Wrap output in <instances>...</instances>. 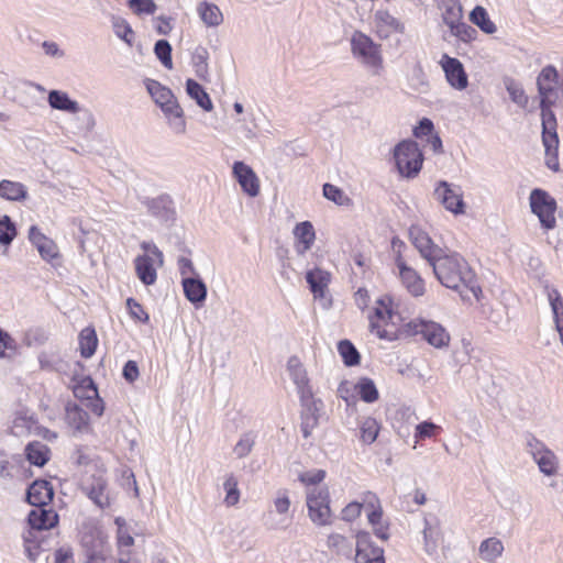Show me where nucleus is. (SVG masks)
Wrapping results in <instances>:
<instances>
[{"instance_id": "13", "label": "nucleus", "mask_w": 563, "mask_h": 563, "mask_svg": "<svg viewBox=\"0 0 563 563\" xmlns=\"http://www.w3.org/2000/svg\"><path fill=\"white\" fill-rule=\"evenodd\" d=\"M434 197L448 211L454 214L464 213L465 205L459 186L441 180L434 189Z\"/></svg>"}, {"instance_id": "37", "label": "nucleus", "mask_w": 563, "mask_h": 563, "mask_svg": "<svg viewBox=\"0 0 563 563\" xmlns=\"http://www.w3.org/2000/svg\"><path fill=\"white\" fill-rule=\"evenodd\" d=\"M440 8L442 10L443 22L446 25L462 20L463 10L460 0H441Z\"/></svg>"}, {"instance_id": "2", "label": "nucleus", "mask_w": 563, "mask_h": 563, "mask_svg": "<svg viewBox=\"0 0 563 563\" xmlns=\"http://www.w3.org/2000/svg\"><path fill=\"white\" fill-rule=\"evenodd\" d=\"M144 84L154 102L161 108L167 118L170 130L177 135L185 134L187 123L184 118V110L178 103L173 91L154 79L147 78Z\"/></svg>"}, {"instance_id": "9", "label": "nucleus", "mask_w": 563, "mask_h": 563, "mask_svg": "<svg viewBox=\"0 0 563 563\" xmlns=\"http://www.w3.org/2000/svg\"><path fill=\"white\" fill-rule=\"evenodd\" d=\"M529 200L531 211L539 218L541 225L547 230L555 228V199L542 189H533L530 194Z\"/></svg>"}, {"instance_id": "29", "label": "nucleus", "mask_w": 563, "mask_h": 563, "mask_svg": "<svg viewBox=\"0 0 563 563\" xmlns=\"http://www.w3.org/2000/svg\"><path fill=\"white\" fill-rule=\"evenodd\" d=\"M135 273L139 279L146 286L155 284L157 279L153 258L148 254L139 255L134 260Z\"/></svg>"}, {"instance_id": "43", "label": "nucleus", "mask_w": 563, "mask_h": 563, "mask_svg": "<svg viewBox=\"0 0 563 563\" xmlns=\"http://www.w3.org/2000/svg\"><path fill=\"white\" fill-rule=\"evenodd\" d=\"M255 434L253 432L243 433L233 448V453L238 459L247 456L255 445Z\"/></svg>"}, {"instance_id": "30", "label": "nucleus", "mask_w": 563, "mask_h": 563, "mask_svg": "<svg viewBox=\"0 0 563 563\" xmlns=\"http://www.w3.org/2000/svg\"><path fill=\"white\" fill-rule=\"evenodd\" d=\"M306 280L314 298H323L330 282V274L321 268H314L307 272Z\"/></svg>"}, {"instance_id": "42", "label": "nucleus", "mask_w": 563, "mask_h": 563, "mask_svg": "<svg viewBox=\"0 0 563 563\" xmlns=\"http://www.w3.org/2000/svg\"><path fill=\"white\" fill-rule=\"evenodd\" d=\"M208 58L209 53L202 46H198L192 53L191 63L199 78H205L208 75Z\"/></svg>"}, {"instance_id": "34", "label": "nucleus", "mask_w": 563, "mask_h": 563, "mask_svg": "<svg viewBox=\"0 0 563 563\" xmlns=\"http://www.w3.org/2000/svg\"><path fill=\"white\" fill-rule=\"evenodd\" d=\"M187 95L196 101V103L205 111L210 112L213 109L212 101L203 87L194 79L186 81Z\"/></svg>"}, {"instance_id": "63", "label": "nucleus", "mask_w": 563, "mask_h": 563, "mask_svg": "<svg viewBox=\"0 0 563 563\" xmlns=\"http://www.w3.org/2000/svg\"><path fill=\"white\" fill-rule=\"evenodd\" d=\"M141 249L145 252V254L151 253L152 255H154L158 262V265H161V266L163 265V263H164L163 253L154 243L144 241L141 243Z\"/></svg>"}, {"instance_id": "24", "label": "nucleus", "mask_w": 563, "mask_h": 563, "mask_svg": "<svg viewBox=\"0 0 563 563\" xmlns=\"http://www.w3.org/2000/svg\"><path fill=\"white\" fill-rule=\"evenodd\" d=\"M356 563H385L384 550L373 545L365 537L358 538L356 544Z\"/></svg>"}, {"instance_id": "47", "label": "nucleus", "mask_w": 563, "mask_h": 563, "mask_svg": "<svg viewBox=\"0 0 563 563\" xmlns=\"http://www.w3.org/2000/svg\"><path fill=\"white\" fill-rule=\"evenodd\" d=\"M505 85L511 101L519 107L525 108L528 103V97L522 87L514 79H507Z\"/></svg>"}, {"instance_id": "35", "label": "nucleus", "mask_w": 563, "mask_h": 563, "mask_svg": "<svg viewBox=\"0 0 563 563\" xmlns=\"http://www.w3.org/2000/svg\"><path fill=\"white\" fill-rule=\"evenodd\" d=\"M0 197L10 201H22L27 197V189L21 183L3 179L0 181Z\"/></svg>"}, {"instance_id": "5", "label": "nucleus", "mask_w": 563, "mask_h": 563, "mask_svg": "<svg viewBox=\"0 0 563 563\" xmlns=\"http://www.w3.org/2000/svg\"><path fill=\"white\" fill-rule=\"evenodd\" d=\"M405 336L420 334L435 349H444L450 344L451 336L440 323L426 319H415L404 324Z\"/></svg>"}, {"instance_id": "50", "label": "nucleus", "mask_w": 563, "mask_h": 563, "mask_svg": "<svg viewBox=\"0 0 563 563\" xmlns=\"http://www.w3.org/2000/svg\"><path fill=\"white\" fill-rule=\"evenodd\" d=\"M223 488L227 493L224 501L228 506H234L240 499V492L238 489V479L235 476L230 475L227 477Z\"/></svg>"}, {"instance_id": "11", "label": "nucleus", "mask_w": 563, "mask_h": 563, "mask_svg": "<svg viewBox=\"0 0 563 563\" xmlns=\"http://www.w3.org/2000/svg\"><path fill=\"white\" fill-rule=\"evenodd\" d=\"M290 499L287 489H279L274 498V510L265 516V526L271 530H285L290 521Z\"/></svg>"}, {"instance_id": "10", "label": "nucleus", "mask_w": 563, "mask_h": 563, "mask_svg": "<svg viewBox=\"0 0 563 563\" xmlns=\"http://www.w3.org/2000/svg\"><path fill=\"white\" fill-rule=\"evenodd\" d=\"M307 507L309 518L318 526L331 523V509L329 493L325 488L313 487L307 493Z\"/></svg>"}, {"instance_id": "31", "label": "nucleus", "mask_w": 563, "mask_h": 563, "mask_svg": "<svg viewBox=\"0 0 563 563\" xmlns=\"http://www.w3.org/2000/svg\"><path fill=\"white\" fill-rule=\"evenodd\" d=\"M58 521V516L53 510L36 507L29 514V523L33 529L44 530L53 528Z\"/></svg>"}, {"instance_id": "23", "label": "nucleus", "mask_w": 563, "mask_h": 563, "mask_svg": "<svg viewBox=\"0 0 563 563\" xmlns=\"http://www.w3.org/2000/svg\"><path fill=\"white\" fill-rule=\"evenodd\" d=\"M54 497L52 485L47 481H35L26 492V500L35 507L48 505Z\"/></svg>"}, {"instance_id": "27", "label": "nucleus", "mask_w": 563, "mask_h": 563, "mask_svg": "<svg viewBox=\"0 0 563 563\" xmlns=\"http://www.w3.org/2000/svg\"><path fill=\"white\" fill-rule=\"evenodd\" d=\"M47 102L54 110L68 113H78L81 108L76 100L70 99L69 95L62 90H51L47 96Z\"/></svg>"}, {"instance_id": "32", "label": "nucleus", "mask_w": 563, "mask_h": 563, "mask_svg": "<svg viewBox=\"0 0 563 563\" xmlns=\"http://www.w3.org/2000/svg\"><path fill=\"white\" fill-rule=\"evenodd\" d=\"M504 543L496 537L483 540L478 548L481 559L487 563H495L504 553Z\"/></svg>"}, {"instance_id": "6", "label": "nucleus", "mask_w": 563, "mask_h": 563, "mask_svg": "<svg viewBox=\"0 0 563 563\" xmlns=\"http://www.w3.org/2000/svg\"><path fill=\"white\" fill-rule=\"evenodd\" d=\"M552 104H541L542 117V141L545 147V164L552 170L559 169L558 145L559 137L556 134V119L552 110Z\"/></svg>"}, {"instance_id": "55", "label": "nucleus", "mask_w": 563, "mask_h": 563, "mask_svg": "<svg viewBox=\"0 0 563 563\" xmlns=\"http://www.w3.org/2000/svg\"><path fill=\"white\" fill-rule=\"evenodd\" d=\"M440 427L430 421H423L416 427L415 438L416 441L432 438Z\"/></svg>"}, {"instance_id": "33", "label": "nucleus", "mask_w": 563, "mask_h": 563, "mask_svg": "<svg viewBox=\"0 0 563 563\" xmlns=\"http://www.w3.org/2000/svg\"><path fill=\"white\" fill-rule=\"evenodd\" d=\"M197 13L208 27H217L223 22V14L214 3L208 1L198 3Z\"/></svg>"}, {"instance_id": "18", "label": "nucleus", "mask_w": 563, "mask_h": 563, "mask_svg": "<svg viewBox=\"0 0 563 563\" xmlns=\"http://www.w3.org/2000/svg\"><path fill=\"white\" fill-rule=\"evenodd\" d=\"M232 173L241 186L242 190L250 197H256L260 194V180L254 170L243 162H235Z\"/></svg>"}, {"instance_id": "26", "label": "nucleus", "mask_w": 563, "mask_h": 563, "mask_svg": "<svg viewBox=\"0 0 563 563\" xmlns=\"http://www.w3.org/2000/svg\"><path fill=\"white\" fill-rule=\"evenodd\" d=\"M65 419L75 432L84 433L89 430V416L86 410L76 404H68L66 406Z\"/></svg>"}, {"instance_id": "15", "label": "nucleus", "mask_w": 563, "mask_h": 563, "mask_svg": "<svg viewBox=\"0 0 563 563\" xmlns=\"http://www.w3.org/2000/svg\"><path fill=\"white\" fill-rule=\"evenodd\" d=\"M541 104H554L558 99V71L553 66L544 67L537 78Z\"/></svg>"}, {"instance_id": "1", "label": "nucleus", "mask_w": 563, "mask_h": 563, "mask_svg": "<svg viewBox=\"0 0 563 563\" xmlns=\"http://www.w3.org/2000/svg\"><path fill=\"white\" fill-rule=\"evenodd\" d=\"M437 279L446 288L461 294L467 289L477 298L481 288L475 284V274L465 258L453 251H442L430 264Z\"/></svg>"}, {"instance_id": "60", "label": "nucleus", "mask_w": 563, "mask_h": 563, "mask_svg": "<svg viewBox=\"0 0 563 563\" xmlns=\"http://www.w3.org/2000/svg\"><path fill=\"white\" fill-rule=\"evenodd\" d=\"M122 375L126 382H135L140 375L137 363L131 360L128 361L123 367Z\"/></svg>"}, {"instance_id": "21", "label": "nucleus", "mask_w": 563, "mask_h": 563, "mask_svg": "<svg viewBox=\"0 0 563 563\" xmlns=\"http://www.w3.org/2000/svg\"><path fill=\"white\" fill-rule=\"evenodd\" d=\"M374 23L380 38H387L391 33H404V24L387 10H377L374 14Z\"/></svg>"}, {"instance_id": "58", "label": "nucleus", "mask_w": 563, "mask_h": 563, "mask_svg": "<svg viewBox=\"0 0 563 563\" xmlns=\"http://www.w3.org/2000/svg\"><path fill=\"white\" fill-rule=\"evenodd\" d=\"M363 505L356 501L350 503L342 510V519L345 521H353L361 515Z\"/></svg>"}, {"instance_id": "57", "label": "nucleus", "mask_w": 563, "mask_h": 563, "mask_svg": "<svg viewBox=\"0 0 563 563\" xmlns=\"http://www.w3.org/2000/svg\"><path fill=\"white\" fill-rule=\"evenodd\" d=\"M126 306L130 310V314L133 319L147 322L148 321V314L144 311L143 307L133 298H129L126 300Z\"/></svg>"}, {"instance_id": "16", "label": "nucleus", "mask_w": 563, "mask_h": 563, "mask_svg": "<svg viewBox=\"0 0 563 563\" xmlns=\"http://www.w3.org/2000/svg\"><path fill=\"white\" fill-rule=\"evenodd\" d=\"M84 490L88 497L100 508H106L110 505L108 494V479L102 472L93 474L84 485Z\"/></svg>"}, {"instance_id": "20", "label": "nucleus", "mask_w": 563, "mask_h": 563, "mask_svg": "<svg viewBox=\"0 0 563 563\" xmlns=\"http://www.w3.org/2000/svg\"><path fill=\"white\" fill-rule=\"evenodd\" d=\"M295 238V250L297 254H306L313 245L316 231L310 221H302L295 225L292 231Z\"/></svg>"}, {"instance_id": "39", "label": "nucleus", "mask_w": 563, "mask_h": 563, "mask_svg": "<svg viewBox=\"0 0 563 563\" xmlns=\"http://www.w3.org/2000/svg\"><path fill=\"white\" fill-rule=\"evenodd\" d=\"M98 344L97 334L93 329L85 328L79 334V347L81 356L89 358L93 355Z\"/></svg>"}, {"instance_id": "3", "label": "nucleus", "mask_w": 563, "mask_h": 563, "mask_svg": "<svg viewBox=\"0 0 563 563\" xmlns=\"http://www.w3.org/2000/svg\"><path fill=\"white\" fill-rule=\"evenodd\" d=\"M398 320H400V317L394 312L391 299L387 296L379 298L376 300L374 314L369 318L371 332L382 340H398L400 336H405L404 325L401 328L397 327Z\"/></svg>"}, {"instance_id": "17", "label": "nucleus", "mask_w": 563, "mask_h": 563, "mask_svg": "<svg viewBox=\"0 0 563 563\" xmlns=\"http://www.w3.org/2000/svg\"><path fill=\"white\" fill-rule=\"evenodd\" d=\"M448 82L457 90H463L467 87V75L464 70L463 64L454 57L444 54L440 62Z\"/></svg>"}, {"instance_id": "61", "label": "nucleus", "mask_w": 563, "mask_h": 563, "mask_svg": "<svg viewBox=\"0 0 563 563\" xmlns=\"http://www.w3.org/2000/svg\"><path fill=\"white\" fill-rule=\"evenodd\" d=\"M42 48L44 53L51 57L62 58L65 56L64 51H62L56 42L53 41H44L42 43Z\"/></svg>"}, {"instance_id": "36", "label": "nucleus", "mask_w": 563, "mask_h": 563, "mask_svg": "<svg viewBox=\"0 0 563 563\" xmlns=\"http://www.w3.org/2000/svg\"><path fill=\"white\" fill-rule=\"evenodd\" d=\"M49 449L46 444L35 441L31 442L25 448V455L27 461L36 466H43L48 461Z\"/></svg>"}, {"instance_id": "41", "label": "nucleus", "mask_w": 563, "mask_h": 563, "mask_svg": "<svg viewBox=\"0 0 563 563\" xmlns=\"http://www.w3.org/2000/svg\"><path fill=\"white\" fill-rule=\"evenodd\" d=\"M548 298L554 314L556 329L561 336L563 333V300L556 289H551L548 292Z\"/></svg>"}, {"instance_id": "40", "label": "nucleus", "mask_w": 563, "mask_h": 563, "mask_svg": "<svg viewBox=\"0 0 563 563\" xmlns=\"http://www.w3.org/2000/svg\"><path fill=\"white\" fill-rule=\"evenodd\" d=\"M355 389L357 390L361 399L365 402H374L379 397L375 383L367 377L361 378L355 385Z\"/></svg>"}, {"instance_id": "59", "label": "nucleus", "mask_w": 563, "mask_h": 563, "mask_svg": "<svg viewBox=\"0 0 563 563\" xmlns=\"http://www.w3.org/2000/svg\"><path fill=\"white\" fill-rule=\"evenodd\" d=\"M114 29H115L117 36H119L121 40H123L129 45L132 44L133 31L126 22L121 21L119 23H115Z\"/></svg>"}, {"instance_id": "46", "label": "nucleus", "mask_w": 563, "mask_h": 563, "mask_svg": "<svg viewBox=\"0 0 563 563\" xmlns=\"http://www.w3.org/2000/svg\"><path fill=\"white\" fill-rule=\"evenodd\" d=\"M323 196L328 200H331L334 203H336L338 206L351 205V199L344 194V191L332 184L323 185Z\"/></svg>"}, {"instance_id": "53", "label": "nucleus", "mask_w": 563, "mask_h": 563, "mask_svg": "<svg viewBox=\"0 0 563 563\" xmlns=\"http://www.w3.org/2000/svg\"><path fill=\"white\" fill-rule=\"evenodd\" d=\"M87 561L85 563H112L101 544L86 551Z\"/></svg>"}, {"instance_id": "52", "label": "nucleus", "mask_w": 563, "mask_h": 563, "mask_svg": "<svg viewBox=\"0 0 563 563\" xmlns=\"http://www.w3.org/2000/svg\"><path fill=\"white\" fill-rule=\"evenodd\" d=\"M15 234V227L11 222L10 218L4 216L3 219H0V243L3 245L10 244Z\"/></svg>"}, {"instance_id": "64", "label": "nucleus", "mask_w": 563, "mask_h": 563, "mask_svg": "<svg viewBox=\"0 0 563 563\" xmlns=\"http://www.w3.org/2000/svg\"><path fill=\"white\" fill-rule=\"evenodd\" d=\"M433 131V123L430 119L423 118L419 125L415 129L413 133L417 137L431 134Z\"/></svg>"}, {"instance_id": "22", "label": "nucleus", "mask_w": 563, "mask_h": 563, "mask_svg": "<svg viewBox=\"0 0 563 563\" xmlns=\"http://www.w3.org/2000/svg\"><path fill=\"white\" fill-rule=\"evenodd\" d=\"M287 369L289 372L291 380L297 387L299 398L306 395L309 396L313 394L312 388L309 384L307 372L297 357H290L288 360Z\"/></svg>"}, {"instance_id": "19", "label": "nucleus", "mask_w": 563, "mask_h": 563, "mask_svg": "<svg viewBox=\"0 0 563 563\" xmlns=\"http://www.w3.org/2000/svg\"><path fill=\"white\" fill-rule=\"evenodd\" d=\"M397 268L399 269V277L402 286L413 297H420L424 294V282L420 275L412 267L408 266L400 256L396 261Z\"/></svg>"}, {"instance_id": "44", "label": "nucleus", "mask_w": 563, "mask_h": 563, "mask_svg": "<svg viewBox=\"0 0 563 563\" xmlns=\"http://www.w3.org/2000/svg\"><path fill=\"white\" fill-rule=\"evenodd\" d=\"M361 440L365 444H372L379 432V426L374 418L367 417L361 424Z\"/></svg>"}, {"instance_id": "54", "label": "nucleus", "mask_w": 563, "mask_h": 563, "mask_svg": "<svg viewBox=\"0 0 563 563\" xmlns=\"http://www.w3.org/2000/svg\"><path fill=\"white\" fill-rule=\"evenodd\" d=\"M129 5L136 14H153L157 8L153 0H129Z\"/></svg>"}, {"instance_id": "14", "label": "nucleus", "mask_w": 563, "mask_h": 563, "mask_svg": "<svg viewBox=\"0 0 563 563\" xmlns=\"http://www.w3.org/2000/svg\"><path fill=\"white\" fill-rule=\"evenodd\" d=\"M409 239L422 258L429 264L443 251L419 225H411Z\"/></svg>"}, {"instance_id": "49", "label": "nucleus", "mask_w": 563, "mask_h": 563, "mask_svg": "<svg viewBox=\"0 0 563 563\" xmlns=\"http://www.w3.org/2000/svg\"><path fill=\"white\" fill-rule=\"evenodd\" d=\"M85 397L87 400V407L95 415L100 417L103 413L104 407L102 400L98 397V390L92 382L89 383Z\"/></svg>"}, {"instance_id": "7", "label": "nucleus", "mask_w": 563, "mask_h": 563, "mask_svg": "<svg viewBox=\"0 0 563 563\" xmlns=\"http://www.w3.org/2000/svg\"><path fill=\"white\" fill-rule=\"evenodd\" d=\"M353 55L358 58L365 66L374 69L378 74L383 68V57L379 45L362 32H355L351 38Z\"/></svg>"}, {"instance_id": "8", "label": "nucleus", "mask_w": 563, "mask_h": 563, "mask_svg": "<svg viewBox=\"0 0 563 563\" xmlns=\"http://www.w3.org/2000/svg\"><path fill=\"white\" fill-rule=\"evenodd\" d=\"M527 451L544 476L552 477L558 475L560 468L559 457L542 441L530 437L527 441Z\"/></svg>"}, {"instance_id": "45", "label": "nucleus", "mask_w": 563, "mask_h": 563, "mask_svg": "<svg viewBox=\"0 0 563 563\" xmlns=\"http://www.w3.org/2000/svg\"><path fill=\"white\" fill-rule=\"evenodd\" d=\"M338 349L345 365L354 366L360 363V353L350 341H341Z\"/></svg>"}, {"instance_id": "4", "label": "nucleus", "mask_w": 563, "mask_h": 563, "mask_svg": "<svg viewBox=\"0 0 563 563\" xmlns=\"http://www.w3.org/2000/svg\"><path fill=\"white\" fill-rule=\"evenodd\" d=\"M394 159L398 173L402 177L411 179L420 173L423 155L415 141L405 140L395 146Z\"/></svg>"}, {"instance_id": "25", "label": "nucleus", "mask_w": 563, "mask_h": 563, "mask_svg": "<svg viewBox=\"0 0 563 563\" xmlns=\"http://www.w3.org/2000/svg\"><path fill=\"white\" fill-rule=\"evenodd\" d=\"M29 239L44 260L52 261L57 257L58 252L54 241L45 236L36 227H31Z\"/></svg>"}, {"instance_id": "48", "label": "nucleus", "mask_w": 563, "mask_h": 563, "mask_svg": "<svg viewBox=\"0 0 563 563\" xmlns=\"http://www.w3.org/2000/svg\"><path fill=\"white\" fill-rule=\"evenodd\" d=\"M154 53L159 62L167 68H173L172 46L166 40H158L154 46Z\"/></svg>"}, {"instance_id": "12", "label": "nucleus", "mask_w": 563, "mask_h": 563, "mask_svg": "<svg viewBox=\"0 0 563 563\" xmlns=\"http://www.w3.org/2000/svg\"><path fill=\"white\" fill-rule=\"evenodd\" d=\"M301 412H300V428L302 435L309 438L313 430L319 426V419L322 415L323 402L321 399L312 395L300 397Z\"/></svg>"}, {"instance_id": "38", "label": "nucleus", "mask_w": 563, "mask_h": 563, "mask_svg": "<svg viewBox=\"0 0 563 563\" xmlns=\"http://www.w3.org/2000/svg\"><path fill=\"white\" fill-rule=\"evenodd\" d=\"M470 20L486 34H493L497 30L487 11L481 5H477L472 10Z\"/></svg>"}, {"instance_id": "56", "label": "nucleus", "mask_w": 563, "mask_h": 563, "mask_svg": "<svg viewBox=\"0 0 563 563\" xmlns=\"http://www.w3.org/2000/svg\"><path fill=\"white\" fill-rule=\"evenodd\" d=\"M324 476H325L324 471L314 470V471H308V472L301 473L298 478L302 484L310 486V485H317V484L321 483L323 481Z\"/></svg>"}, {"instance_id": "51", "label": "nucleus", "mask_w": 563, "mask_h": 563, "mask_svg": "<svg viewBox=\"0 0 563 563\" xmlns=\"http://www.w3.org/2000/svg\"><path fill=\"white\" fill-rule=\"evenodd\" d=\"M451 30V33L462 40L463 42H468L473 38L476 33L475 29L470 26L466 23H463L462 20L448 25Z\"/></svg>"}, {"instance_id": "28", "label": "nucleus", "mask_w": 563, "mask_h": 563, "mask_svg": "<svg viewBox=\"0 0 563 563\" xmlns=\"http://www.w3.org/2000/svg\"><path fill=\"white\" fill-rule=\"evenodd\" d=\"M183 288L186 298L194 305L202 303L207 297V286L198 277H184Z\"/></svg>"}, {"instance_id": "62", "label": "nucleus", "mask_w": 563, "mask_h": 563, "mask_svg": "<svg viewBox=\"0 0 563 563\" xmlns=\"http://www.w3.org/2000/svg\"><path fill=\"white\" fill-rule=\"evenodd\" d=\"M71 548L62 547L55 551V563H74Z\"/></svg>"}]
</instances>
